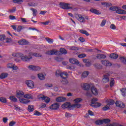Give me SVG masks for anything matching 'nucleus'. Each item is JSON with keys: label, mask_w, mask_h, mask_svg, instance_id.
Segmentation results:
<instances>
[{"label": "nucleus", "mask_w": 126, "mask_h": 126, "mask_svg": "<svg viewBox=\"0 0 126 126\" xmlns=\"http://www.w3.org/2000/svg\"><path fill=\"white\" fill-rule=\"evenodd\" d=\"M69 50H71V51H77L78 50H79V48L76 46H71L69 48Z\"/></svg>", "instance_id": "obj_43"}, {"label": "nucleus", "mask_w": 126, "mask_h": 126, "mask_svg": "<svg viewBox=\"0 0 126 126\" xmlns=\"http://www.w3.org/2000/svg\"><path fill=\"white\" fill-rule=\"evenodd\" d=\"M7 75H8V74L6 73H1L0 75V78L1 79L6 78V77L7 76Z\"/></svg>", "instance_id": "obj_33"}, {"label": "nucleus", "mask_w": 126, "mask_h": 126, "mask_svg": "<svg viewBox=\"0 0 126 126\" xmlns=\"http://www.w3.org/2000/svg\"><path fill=\"white\" fill-rule=\"evenodd\" d=\"M24 98H27V99H33V96L32 94H27L24 95Z\"/></svg>", "instance_id": "obj_37"}, {"label": "nucleus", "mask_w": 126, "mask_h": 126, "mask_svg": "<svg viewBox=\"0 0 126 126\" xmlns=\"http://www.w3.org/2000/svg\"><path fill=\"white\" fill-rule=\"evenodd\" d=\"M109 76H110V74L109 73H107L104 75V78L102 79L104 83H107V82H109V81H110Z\"/></svg>", "instance_id": "obj_12"}, {"label": "nucleus", "mask_w": 126, "mask_h": 126, "mask_svg": "<svg viewBox=\"0 0 126 126\" xmlns=\"http://www.w3.org/2000/svg\"><path fill=\"white\" fill-rule=\"evenodd\" d=\"M101 63L104 65H106V66H111V65H112V63H111L109 62V61L103 60V61H101Z\"/></svg>", "instance_id": "obj_18"}, {"label": "nucleus", "mask_w": 126, "mask_h": 126, "mask_svg": "<svg viewBox=\"0 0 126 126\" xmlns=\"http://www.w3.org/2000/svg\"><path fill=\"white\" fill-rule=\"evenodd\" d=\"M29 112H33L34 111V106L33 105H29L28 107Z\"/></svg>", "instance_id": "obj_40"}, {"label": "nucleus", "mask_w": 126, "mask_h": 126, "mask_svg": "<svg viewBox=\"0 0 126 126\" xmlns=\"http://www.w3.org/2000/svg\"><path fill=\"white\" fill-rule=\"evenodd\" d=\"M61 82L62 84H67L68 83V81L66 79H63Z\"/></svg>", "instance_id": "obj_50"}, {"label": "nucleus", "mask_w": 126, "mask_h": 126, "mask_svg": "<svg viewBox=\"0 0 126 126\" xmlns=\"http://www.w3.org/2000/svg\"><path fill=\"white\" fill-rule=\"evenodd\" d=\"M16 97L19 98V99H20V98H22V97H24V93L21 91H17Z\"/></svg>", "instance_id": "obj_14"}, {"label": "nucleus", "mask_w": 126, "mask_h": 126, "mask_svg": "<svg viewBox=\"0 0 126 126\" xmlns=\"http://www.w3.org/2000/svg\"><path fill=\"white\" fill-rule=\"evenodd\" d=\"M31 10L32 11V14L34 16H36V15H37V13H38L37 9L32 8H31Z\"/></svg>", "instance_id": "obj_31"}, {"label": "nucleus", "mask_w": 126, "mask_h": 126, "mask_svg": "<svg viewBox=\"0 0 126 126\" xmlns=\"http://www.w3.org/2000/svg\"><path fill=\"white\" fill-rule=\"evenodd\" d=\"M34 116H41L42 115V113H41L40 112L35 110L34 113Z\"/></svg>", "instance_id": "obj_52"}, {"label": "nucleus", "mask_w": 126, "mask_h": 126, "mask_svg": "<svg viewBox=\"0 0 126 126\" xmlns=\"http://www.w3.org/2000/svg\"><path fill=\"white\" fill-rule=\"evenodd\" d=\"M120 61L122 62V63H123L125 64L126 65V58L124 57H121L120 58Z\"/></svg>", "instance_id": "obj_41"}, {"label": "nucleus", "mask_w": 126, "mask_h": 126, "mask_svg": "<svg viewBox=\"0 0 126 126\" xmlns=\"http://www.w3.org/2000/svg\"><path fill=\"white\" fill-rule=\"evenodd\" d=\"M122 92V95H123L124 97H126V88H122L120 90Z\"/></svg>", "instance_id": "obj_29"}, {"label": "nucleus", "mask_w": 126, "mask_h": 126, "mask_svg": "<svg viewBox=\"0 0 126 126\" xmlns=\"http://www.w3.org/2000/svg\"><path fill=\"white\" fill-rule=\"evenodd\" d=\"M58 108H60V105L58 103H54L50 106L51 110H58Z\"/></svg>", "instance_id": "obj_15"}, {"label": "nucleus", "mask_w": 126, "mask_h": 126, "mask_svg": "<svg viewBox=\"0 0 126 126\" xmlns=\"http://www.w3.org/2000/svg\"><path fill=\"white\" fill-rule=\"evenodd\" d=\"M91 91L94 95H95V96H97L98 95L99 92H98V90H97V88L95 87L94 86H92L91 88Z\"/></svg>", "instance_id": "obj_9"}, {"label": "nucleus", "mask_w": 126, "mask_h": 126, "mask_svg": "<svg viewBox=\"0 0 126 126\" xmlns=\"http://www.w3.org/2000/svg\"><path fill=\"white\" fill-rule=\"evenodd\" d=\"M106 20H103L100 24V26H101V27H104V26H105V24H106Z\"/></svg>", "instance_id": "obj_56"}, {"label": "nucleus", "mask_w": 126, "mask_h": 126, "mask_svg": "<svg viewBox=\"0 0 126 126\" xmlns=\"http://www.w3.org/2000/svg\"><path fill=\"white\" fill-rule=\"evenodd\" d=\"M98 101V99L97 98H94L92 100L91 104H93V103H96L95 102H97Z\"/></svg>", "instance_id": "obj_62"}, {"label": "nucleus", "mask_w": 126, "mask_h": 126, "mask_svg": "<svg viewBox=\"0 0 126 126\" xmlns=\"http://www.w3.org/2000/svg\"><path fill=\"white\" fill-rule=\"evenodd\" d=\"M5 39V35L4 34H0V41H3V40Z\"/></svg>", "instance_id": "obj_51"}, {"label": "nucleus", "mask_w": 126, "mask_h": 126, "mask_svg": "<svg viewBox=\"0 0 126 126\" xmlns=\"http://www.w3.org/2000/svg\"><path fill=\"white\" fill-rule=\"evenodd\" d=\"M12 57L14 58H21V60L22 61V58L24 57H26V56H24V55L21 53H13L12 54Z\"/></svg>", "instance_id": "obj_8"}, {"label": "nucleus", "mask_w": 126, "mask_h": 126, "mask_svg": "<svg viewBox=\"0 0 126 126\" xmlns=\"http://www.w3.org/2000/svg\"><path fill=\"white\" fill-rule=\"evenodd\" d=\"M38 77L40 80H44L45 79V76L43 74H38Z\"/></svg>", "instance_id": "obj_39"}, {"label": "nucleus", "mask_w": 126, "mask_h": 126, "mask_svg": "<svg viewBox=\"0 0 126 126\" xmlns=\"http://www.w3.org/2000/svg\"><path fill=\"white\" fill-rule=\"evenodd\" d=\"M87 61H88L87 59H83V62L86 63V65L87 66H90L91 63H90V62L87 63Z\"/></svg>", "instance_id": "obj_44"}, {"label": "nucleus", "mask_w": 126, "mask_h": 126, "mask_svg": "<svg viewBox=\"0 0 126 126\" xmlns=\"http://www.w3.org/2000/svg\"><path fill=\"white\" fill-rule=\"evenodd\" d=\"M26 84L27 85L29 88L32 89L34 88V82L31 80H27L25 82Z\"/></svg>", "instance_id": "obj_7"}, {"label": "nucleus", "mask_w": 126, "mask_h": 126, "mask_svg": "<svg viewBox=\"0 0 126 126\" xmlns=\"http://www.w3.org/2000/svg\"><path fill=\"white\" fill-rule=\"evenodd\" d=\"M111 120L110 119H106L102 120V124H109L110 123Z\"/></svg>", "instance_id": "obj_45"}, {"label": "nucleus", "mask_w": 126, "mask_h": 126, "mask_svg": "<svg viewBox=\"0 0 126 126\" xmlns=\"http://www.w3.org/2000/svg\"><path fill=\"white\" fill-rule=\"evenodd\" d=\"M56 76H61L63 79H66L67 78V75L68 74L66 72L60 73L59 71H57L56 73Z\"/></svg>", "instance_id": "obj_5"}, {"label": "nucleus", "mask_w": 126, "mask_h": 126, "mask_svg": "<svg viewBox=\"0 0 126 126\" xmlns=\"http://www.w3.org/2000/svg\"><path fill=\"white\" fill-rule=\"evenodd\" d=\"M101 105L102 104L100 102H95L91 104V106L94 108H99V107H100Z\"/></svg>", "instance_id": "obj_21"}, {"label": "nucleus", "mask_w": 126, "mask_h": 126, "mask_svg": "<svg viewBox=\"0 0 126 126\" xmlns=\"http://www.w3.org/2000/svg\"><path fill=\"white\" fill-rule=\"evenodd\" d=\"M90 11L91 12H92V13H94V14H97V15H99V14H101V12H100V11L95 9L91 8L90 10Z\"/></svg>", "instance_id": "obj_19"}, {"label": "nucleus", "mask_w": 126, "mask_h": 126, "mask_svg": "<svg viewBox=\"0 0 126 126\" xmlns=\"http://www.w3.org/2000/svg\"><path fill=\"white\" fill-rule=\"evenodd\" d=\"M45 39L46 41L49 43V44H53L54 43V40L52 38H50L49 37L45 38Z\"/></svg>", "instance_id": "obj_36"}, {"label": "nucleus", "mask_w": 126, "mask_h": 126, "mask_svg": "<svg viewBox=\"0 0 126 126\" xmlns=\"http://www.w3.org/2000/svg\"><path fill=\"white\" fill-rule=\"evenodd\" d=\"M60 4L61 8L63 9H72V7L71 6V4L61 2Z\"/></svg>", "instance_id": "obj_3"}, {"label": "nucleus", "mask_w": 126, "mask_h": 126, "mask_svg": "<svg viewBox=\"0 0 126 126\" xmlns=\"http://www.w3.org/2000/svg\"><path fill=\"white\" fill-rule=\"evenodd\" d=\"M81 86L82 88L84 89V90L88 91L90 89V85H89V84H83Z\"/></svg>", "instance_id": "obj_16"}, {"label": "nucleus", "mask_w": 126, "mask_h": 126, "mask_svg": "<svg viewBox=\"0 0 126 126\" xmlns=\"http://www.w3.org/2000/svg\"><path fill=\"white\" fill-rule=\"evenodd\" d=\"M110 28H111V29H112L113 30H115V29L116 28V26L114 24H112L110 26Z\"/></svg>", "instance_id": "obj_64"}, {"label": "nucleus", "mask_w": 126, "mask_h": 126, "mask_svg": "<svg viewBox=\"0 0 126 126\" xmlns=\"http://www.w3.org/2000/svg\"><path fill=\"white\" fill-rule=\"evenodd\" d=\"M117 107H119V108H125L126 105L124 103V102L121 101H117L115 103Z\"/></svg>", "instance_id": "obj_11"}, {"label": "nucleus", "mask_w": 126, "mask_h": 126, "mask_svg": "<svg viewBox=\"0 0 126 126\" xmlns=\"http://www.w3.org/2000/svg\"><path fill=\"white\" fill-rule=\"evenodd\" d=\"M60 53H62L63 55H66L67 54V51H66V50L63 48H61L60 49V51H59Z\"/></svg>", "instance_id": "obj_30"}, {"label": "nucleus", "mask_w": 126, "mask_h": 126, "mask_svg": "<svg viewBox=\"0 0 126 126\" xmlns=\"http://www.w3.org/2000/svg\"><path fill=\"white\" fill-rule=\"evenodd\" d=\"M118 8L119 7L114 6L110 7L109 9L110 10H112V11H116V12H117V10H118Z\"/></svg>", "instance_id": "obj_32"}, {"label": "nucleus", "mask_w": 126, "mask_h": 126, "mask_svg": "<svg viewBox=\"0 0 126 126\" xmlns=\"http://www.w3.org/2000/svg\"><path fill=\"white\" fill-rule=\"evenodd\" d=\"M96 58L97 59H99V60H100L101 59H106V58H107V56H106V55L104 54H98L96 56Z\"/></svg>", "instance_id": "obj_28"}, {"label": "nucleus", "mask_w": 126, "mask_h": 126, "mask_svg": "<svg viewBox=\"0 0 126 126\" xmlns=\"http://www.w3.org/2000/svg\"><path fill=\"white\" fill-rule=\"evenodd\" d=\"M81 98H76L74 100V102L76 103V104H79V102H81Z\"/></svg>", "instance_id": "obj_57"}, {"label": "nucleus", "mask_w": 126, "mask_h": 126, "mask_svg": "<svg viewBox=\"0 0 126 126\" xmlns=\"http://www.w3.org/2000/svg\"><path fill=\"white\" fill-rule=\"evenodd\" d=\"M19 45H28V42L25 39H22L18 41Z\"/></svg>", "instance_id": "obj_24"}, {"label": "nucleus", "mask_w": 126, "mask_h": 126, "mask_svg": "<svg viewBox=\"0 0 126 126\" xmlns=\"http://www.w3.org/2000/svg\"><path fill=\"white\" fill-rule=\"evenodd\" d=\"M71 115L70 113H68V112H66L65 113V116L66 117V118H70V117H71Z\"/></svg>", "instance_id": "obj_60"}, {"label": "nucleus", "mask_w": 126, "mask_h": 126, "mask_svg": "<svg viewBox=\"0 0 126 126\" xmlns=\"http://www.w3.org/2000/svg\"><path fill=\"white\" fill-rule=\"evenodd\" d=\"M19 101L21 103H22L23 104H28V103L30 102V100L24 98H20Z\"/></svg>", "instance_id": "obj_23"}, {"label": "nucleus", "mask_w": 126, "mask_h": 126, "mask_svg": "<svg viewBox=\"0 0 126 126\" xmlns=\"http://www.w3.org/2000/svg\"><path fill=\"white\" fill-rule=\"evenodd\" d=\"M13 1L15 3H22L23 2V0H13Z\"/></svg>", "instance_id": "obj_53"}, {"label": "nucleus", "mask_w": 126, "mask_h": 126, "mask_svg": "<svg viewBox=\"0 0 126 126\" xmlns=\"http://www.w3.org/2000/svg\"><path fill=\"white\" fill-rule=\"evenodd\" d=\"M116 13H118V14H126V11L123 9H120L118 7L116 11Z\"/></svg>", "instance_id": "obj_22"}, {"label": "nucleus", "mask_w": 126, "mask_h": 126, "mask_svg": "<svg viewBox=\"0 0 126 126\" xmlns=\"http://www.w3.org/2000/svg\"><path fill=\"white\" fill-rule=\"evenodd\" d=\"M66 98L64 96H60L56 98L57 102H64Z\"/></svg>", "instance_id": "obj_20"}, {"label": "nucleus", "mask_w": 126, "mask_h": 126, "mask_svg": "<svg viewBox=\"0 0 126 126\" xmlns=\"http://www.w3.org/2000/svg\"><path fill=\"white\" fill-rule=\"evenodd\" d=\"M89 75V72L88 71H86L82 73L81 75V78H85V77H87Z\"/></svg>", "instance_id": "obj_26"}, {"label": "nucleus", "mask_w": 126, "mask_h": 126, "mask_svg": "<svg viewBox=\"0 0 126 126\" xmlns=\"http://www.w3.org/2000/svg\"><path fill=\"white\" fill-rule=\"evenodd\" d=\"M76 17L78 21H79L81 23H85V22H86L84 17H82V16L80 14L76 15Z\"/></svg>", "instance_id": "obj_6"}, {"label": "nucleus", "mask_w": 126, "mask_h": 126, "mask_svg": "<svg viewBox=\"0 0 126 126\" xmlns=\"http://www.w3.org/2000/svg\"><path fill=\"white\" fill-rule=\"evenodd\" d=\"M81 105L80 104H74L71 105L70 103L66 102L62 105L63 109H66L68 108L70 110H73L74 108H80Z\"/></svg>", "instance_id": "obj_2"}, {"label": "nucleus", "mask_w": 126, "mask_h": 126, "mask_svg": "<svg viewBox=\"0 0 126 126\" xmlns=\"http://www.w3.org/2000/svg\"><path fill=\"white\" fill-rule=\"evenodd\" d=\"M39 99L45 101V103H49L51 101V99L48 97H45V95H42L39 97Z\"/></svg>", "instance_id": "obj_13"}, {"label": "nucleus", "mask_w": 126, "mask_h": 126, "mask_svg": "<svg viewBox=\"0 0 126 126\" xmlns=\"http://www.w3.org/2000/svg\"><path fill=\"white\" fill-rule=\"evenodd\" d=\"M110 109V107H109V105L107 104L105 106H104L103 108V111H107Z\"/></svg>", "instance_id": "obj_58"}, {"label": "nucleus", "mask_w": 126, "mask_h": 126, "mask_svg": "<svg viewBox=\"0 0 126 126\" xmlns=\"http://www.w3.org/2000/svg\"><path fill=\"white\" fill-rule=\"evenodd\" d=\"M28 5L29 6H37V5H38V3H35L34 2H29L28 3Z\"/></svg>", "instance_id": "obj_35"}, {"label": "nucleus", "mask_w": 126, "mask_h": 126, "mask_svg": "<svg viewBox=\"0 0 126 126\" xmlns=\"http://www.w3.org/2000/svg\"><path fill=\"white\" fill-rule=\"evenodd\" d=\"M80 32L81 33V34H84L86 36H89V33L87 31L84 30H80Z\"/></svg>", "instance_id": "obj_34"}, {"label": "nucleus", "mask_w": 126, "mask_h": 126, "mask_svg": "<svg viewBox=\"0 0 126 126\" xmlns=\"http://www.w3.org/2000/svg\"><path fill=\"white\" fill-rule=\"evenodd\" d=\"M115 84V80L114 79H111L110 80V85L111 87H113Z\"/></svg>", "instance_id": "obj_48"}, {"label": "nucleus", "mask_w": 126, "mask_h": 126, "mask_svg": "<svg viewBox=\"0 0 126 126\" xmlns=\"http://www.w3.org/2000/svg\"><path fill=\"white\" fill-rule=\"evenodd\" d=\"M69 61L70 63H73V64H78L79 63L78 62V60L74 58H71L69 59Z\"/></svg>", "instance_id": "obj_17"}, {"label": "nucleus", "mask_w": 126, "mask_h": 126, "mask_svg": "<svg viewBox=\"0 0 126 126\" xmlns=\"http://www.w3.org/2000/svg\"><path fill=\"white\" fill-rule=\"evenodd\" d=\"M85 57H86V54H80L78 55V58L80 59H83V58H85Z\"/></svg>", "instance_id": "obj_49"}, {"label": "nucleus", "mask_w": 126, "mask_h": 126, "mask_svg": "<svg viewBox=\"0 0 126 126\" xmlns=\"http://www.w3.org/2000/svg\"><path fill=\"white\" fill-rule=\"evenodd\" d=\"M28 68L30 70H40L41 68L39 66H36L32 65H30L29 66Z\"/></svg>", "instance_id": "obj_10"}, {"label": "nucleus", "mask_w": 126, "mask_h": 126, "mask_svg": "<svg viewBox=\"0 0 126 126\" xmlns=\"http://www.w3.org/2000/svg\"><path fill=\"white\" fill-rule=\"evenodd\" d=\"M94 67L96 68L101 69L102 68V65H101L100 63H96L94 64Z\"/></svg>", "instance_id": "obj_42"}, {"label": "nucleus", "mask_w": 126, "mask_h": 126, "mask_svg": "<svg viewBox=\"0 0 126 126\" xmlns=\"http://www.w3.org/2000/svg\"><path fill=\"white\" fill-rule=\"evenodd\" d=\"M9 18L11 20H14V19H16V18H15V16H13V15L9 16Z\"/></svg>", "instance_id": "obj_61"}, {"label": "nucleus", "mask_w": 126, "mask_h": 126, "mask_svg": "<svg viewBox=\"0 0 126 126\" xmlns=\"http://www.w3.org/2000/svg\"><path fill=\"white\" fill-rule=\"evenodd\" d=\"M106 103H108L107 105H108V106L114 105V104H115V100L113 99H107L106 100Z\"/></svg>", "instance_id": "obj_25"}, {"label": "nucleus", "mask_w": 126, "mask_h": 126, "mask_svg": "<svg viewBox=\"0 0 126 126\" xmlns=\"http://www.w3.org/2000/svg\"><path fill=\"white\" fill-rule=\"evenodd\" d=\"M14 109L16 110V111H20V110H21L20 107L16 105H14Z\"/></svg>", "instance_id": "obj_54"}, {"label": "nucleus", "mask_w": 126, "mask_h": 126, "mask_svg": "<svg viewBox=\"0 0 126 126\" xmlns=\"http://www.w3.org/2000/svg\"><path fill=\"white\" fill-rule=\"evenodd\" d=\"M15 124H16V122H14V121H11V122H10V123L9 124V126H14V125H15Z\"/></svg>", "instance_id": "obj_63"}, {"label": "nucleus", "mask_w": 126, "mask_h": 126, "mask_svg": "<svg viewBox=\"0 0 126 126\" xmlns=\"http://www.w3.org/2000/svg\"><path fill=\"white\" fill-rule=\"evenodd\" d=\"M95 124L97 125L98 126L103 125V121L101 120H97L95 121Z\"/></svg>", "instance_id": "obj_47"}, {"label": "nucleus", "mask_w": 126, "mask_h": 126, "mask_svg": "<svg viewBox=\"0 0 126 126\" xmlns=\"http://www.w3.org/2000/svg\"><path fill=\"white\" fill-rule=\"evenodd\" d=\"M32 56L33 57H42V55H40L37 53L30 52L29 53V57L27 56H26V57H22V59L23 62H30V60L33 59Z\"/></svg>", "instance_id": "obj_1"}, {"label": "nucleus", "mask_w": 126, "mask_h": 126, "mask_svg": "<svg viewBox=\"0 0 126 126\" xmlns=\"http://www.w3.org/2000/svg\"><path fill=\"white\" fill-rule=\"evenodd\" d=\"M46 54L48 55V56H53V55L58 56V55H60V51L56 50V49H53L52 50L47 51L46 52Z\"/></svg>", "instance_id": "obj_4"}, {"label": "nucleus", "mask_w": 126, "mask_h": 126, "mask_svg": "<svg viewBox=\"0 0 126 126\" xmlns=\"http://www.w3.org/2000/svg\"><path fill=\"white\" fill-rule=\"evenodd\" d=\"M9 99L12 102H17V98H16V97H15L14 96H10L9 97Z\"/></svg>", "instance_id": "obj_38"}, {"label": "nucleus", "mask_w": 126, "mask_h": 126, "mask_svg": "<svg viewBox=\"0 0 126 126\" xmlns=\"http://www.w3.org/2000/svg\"><path fill=\"white\" fill-rule=\"evenodd\" d=\"M22 29H24V27L22 26H19L17 28V32H21V30H22Z\"/></svg>", "instance_id": "obj_46"}, {"label": "nucleus", "mask_w": 126, "mask_h": 126, "mask_svg": "<svg viewBox=\"0 0 126 126\" xmlns=\"http://www.w3.org/2000/svg\"><path fill=\"white\" fill-rule=\"evenodd\" d=\"M0 101L2 103H6V98L4 97H0Z\"/></svg>", "instance_id": "obj_55"}, {"label": "nucleus", "mask_w": 126, "mask_h": 126, "mask_svg": "<svg viewBox=\"0 0 126 126\" xmlns=\"http://www.w3.org/2000/svg\"><path fill=\"white\" fill-rule=\"evenodd\" d=\"M13 67V64H12V63H9L7 64V67H8V68H12Z\"/></svg>", "instance_id": "obj_59"}, {"label": "nucleus", "mask_w": 126, "mask_h": 126, "mask_svg": "<svg viewBox=\"0 0 126 126\" xmlns=\"http://www.w3.org/2000/svg\"><path fill=\"white\" fill-rule=\"evenodd\" d=\"M110 57L111 58V59H113L114 60H116L118 59V58H119V55H118V54H117L112 53L110 54Z\"/></svg>", "instance_id": "obj_27"}]
</instances>
